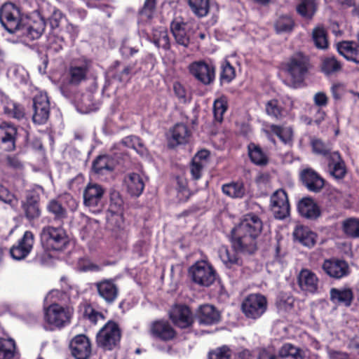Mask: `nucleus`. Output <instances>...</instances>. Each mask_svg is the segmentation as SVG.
<instances>
[{"label":"nucleus","mask_w":359,"mask_h":359,"mask_svg":"<svg viewBox=\"0 0 359 359\" xmlns=\"http://www.w3.org/2000/svg\"><path fill=\"white\" fill-rule=\"evenodd\" d=\"M41 243L46 250L62 251L69 243V236L62 226L50 225L43 226L41 233Z\"/></svg>","instance_id":"nucleus-1"},{"label":"nucleus","mask_w":359,"mask_h":359,"mask_svg":"<svg viewBox=\"0 0 359 359\" xmlns=\"http://www.w3.org/2000/svg\"><path fill=\"white\" fill-rule=\"evenodd\" d=\"M310 66L309 57L302 53H296L290 57L285 65V71L293 87L304 81Z\"/></svg>","instance_id":"nucleus-2"},{"label":"nucleus","mask_w":359,"mask_h":359,"mask_svg":"<svg viewBox=\"0 0 359 359\" xmlns=\"http://www.w3.org/2000/svg\"><path fill=\"white\" fill-rule=\"evenodd\" d=\"M121 339V330L117 323L107 322L97 332L96 343L98 347L111 351L115 348Z\"/></svg>","instance_id":"nucleus-3"},{"label":"nucleus","mask_w":359,"mask_h":359,"mask_svg":"<svg viewBox=\"0 0 359 359\" xmlns=\"http://www.w3.org/2000/svg\"><path fill=\"white\" fill-rule=\"evenodd\" d=\"M72 310L58 304H52L44 311V320L50 326L61 328L70 323Z\"/></svg>","instance_id":"nucleus-4"},{"label":"nucleus","mask_w":359,"mask_h":359,"mask_svg":"<svg viewBox=\"0 0 359 359\" xmlns=\"http://www.w3.org/2000/svg\"><path fill=\"white\" fill-rule=\"evenodd\" d=\"M245 316L251 319L260 318L266 311V298L261 294H251L246 297L241 305Z\"/></svg>","instance_id":"nucleus-5"},{"label":"nucleus","mask_w":359,"mask_h":359,"mask_svg":"<svg viewBox=\"0 0 359 359\" xmlns=\"http://www.w3.org/2000/svg\"><path fill=\"white\" fill-rule=\"evenodd\" d=\"M189 273L191 280L201 286L208 287L215 280L213 268L205 261L196 262L189 268Z\"/></svg>","instance_id":"nucleus-6"},{"label":"nucleus","mask_w":359,"mask_h":359,"mask_svg":"<svg viewBox=\"0 0 359 359\" xmlns=\"http://www.w3.org/2000/svg\"><path fill=\"white\" fill-rule=\"evenodd\" d=\"M0 22L9 33H15L20 30V11L12 3L4 4L0 9Z\"/></svg>","instance_id":"nucleus-7"},{"label":"nucleus","mask_w":359,"mask_h":359,"mask_svg":"<svg viewBox=\"0 0 359 359\" xmlns=\"http://www.w3.org/2000/svg\"><path fill=\"white\" fill-rule=\"evenodd\" d=\"M188 69L191 76L204 85L212 83L215 79V66L204 60L190 63Z\"/></svg>","instance_id":"nucleus-8"},{"label":"nucleus","mask_w":359,"mask_h":359,"mask_svg":"<svg viewBox=\"0 0 359 359\" xmlns=\"http://www.w3.org/2000/svg\"><path fill=\"white\" fill-rule=\"evenodd\" d=\"M270 208L276 219H283L290 215L288 196L285 190L279 189L270 198Z\"/></svg>","instance_id":"nucleus-9"},{"label":"nucleus","mask_w":359,"mask_h":359,"mask_svg":"<svg viewBox=\"0 0 359 359\" xmlns=\"http://www.w3.org/2000/svg\"><path fill=\"white\" fill-rule=\"evenodd\" d=\"M32 121L35 124L46 123L50 116V102L46 93H39L33 98Z\"/></svg>","instance_id":"nucleus-10"},{"label":"nucleus","mask_w":359,"mask_h":359,"mask_svg":"<svg viewBox=\"0 0 359 359\" xmlns=\"http://www.w3.org/2000/svg\"><path fill=\"white\" fill-rule=\"evenodd\" d=\"M104 189L96 183H89L83 191L84 205L93 211H99L103 205Z\"/></svg>","instance_id":"nucleus-11"},{"label":"nucleus","mask_w":359,"mask_h":359,"mask_svg":"<svg viewBox=\"0 0 359 359\" xmlns=\"http://www.w3.org/2000/svg\"><path fill=\"white\" fill-rule=\"evenodd\" d=\"M262 229V222L259 217L253 214L247 215L243 220L236 226L231 233L240 234L243 231L244 236H251L256 239L260 234Z\"/></svg>","instance_id":"nucleus-12"},{"label":"nucleus","mask_w":359,"mask_h":359,"mask_svg":"<svg viewBox=\"0 0 359 359\" xmlns=\"http://www.w3.org/2000/svg\"><path fill=\"white\" fill-rule=\"evenodd\" d=\"M97 294L107 304H111L117 299L119 288L114 278H104L95 283Z\"/></svg>","instance_id":"nucleus-13"},{"label":"nucleus","mask_w":359,"mask_h":359,"mask_svg":"<svg viewBox=\"0 0 359 359\" xmlns=\"http://www.w3.org/2000/svg\"><path fill=\"white\" fill-rule=\"evenodd\" d=\"M34 243V236L30 231H26L22 237L10 250L12 257L16 260L25 259L32 251Z\"/></svg>","instance_id":"nucleus-14"},{"label":"nucleus","mask_w":359,"mask_h":359,"mask_svg":"<svg viewBox=\"0 0 359 359\" xmlns=\"http://www.w3.org/2000/svg\"><path fill=\"white\" fill-rule=\"evenodd\" d=\"M46 22L43 18L36 15L31 18L25 25H21L19 31L29 40L39 39L45 30Z\"/></svg>","instance_id":"nucleus-15"},{"label":"nucleus","mask_w":359,"mask_h":359,"mask_svg":"<svg viewBox=\"0 0 359 359\" xmlns=\"http://www.w3.org/2000/svg\"><path fill=\"white\" fill-rule=\"evenodd\" d=\"M70 349L76 359H88L91 353L90 341L84 334L76 335L72 339Z\"/></svg>","instance_id":"nucleus-16"},{"label":"nucleus","mask_w":359,"mask_h":359,"mask_svg":"<svg viewBox=\"0 0 359 359\" xmlns=\"http://www.w3.org/2000/svg\"><path fill=\"white\" fill-rule=\"evenodd\" d=\"M89 62L86 60L72 62L67 72L69 83L77 86L85 81L89 71Z\"/></svg>","instance_id":"nucleus-17"},{"label":"nucleus","mask_w":359,"mask_h":359,"mask_svg":"<svg viewBox=\"0 0 359 359\" xmlns=\"http://www.w3.org/2000/svg\"><path fill=\"white\" fill-rule=\"evenodd\" d=\"M243 232L241 231L240 234L231 233L232 247L237 252L252 254L257 250V240L244 236Z\"/></svg>","instance_id":"nucleus-18"},{"label":"nucleus","mask_w":359,"mask_h":359,"mask_svg":"<svg viewBox=\"0 0 359 359\" xmlns=\"http://www.w3.org/2000/svg\"><path fill=\"white\" fill-rule=\"evenodd\" d=\"M17 128L11 124H0V148L11 151L15 149Z\"/></svg>","instance_id":"nucleus-19"},{"label":"nucleus","mask_w":359,"mask_h":359,"mask_svg":"<svg viewBox=\"0 0 359 359\" xmlns=\"http://www.w3.org/2000/svg\"><path fill=\"white\" fill-rule=\"evenodd\" d=\"M170 318L176 326L180 328H187L193 322L189 307L184 305H176L172 307L170 311Z\"/></svg>","instance_id":"nucleus-20"},{"label":"nucleus","mask_w":359,"mask_h":359,"mask_svg":"<svg viewBox=\"0 0 359 359\" xmlns=\"http://www.w3.org/2000/svg\"><path fill=\"white\" fill-rule=\"evenodd\" d=\"M300 289L306 293L315 294L318 290V278L316 273L309 269H302L297 277Z\"/></svg>","instance_id":"nucleus-21"},{"label":"nucleus","mask_w":359,"mask_h":359,"mask_svg":"<svg viewBox=\"0 0 359 359\" xmlns=\"http://www.w3.org/2000/svg\"><path fill=\"white\" fill-rule=\"evenodd\" d=\"M149 333L154 337L163 341H170L175 338L176 332L170 323L164 320H156L151 323Z\"/></svg>","instance_id":"nucleus-22"},{"label":"nucleus","mask_w":359,"mask_h":359,"mask_svg":"<svg viewBox=\"0 0 359 359\" xmlns=\"http://www.w3.org/2000/svg\"><path fill=\"white\" fill-rule=\"evenodd\" d=\"M323 271L330 277L339 279L348 273L347 263L339 259H327L323 264Z\"/></svg>","instance_id":"nucleus-23"},{"label":"nucleus","mask_w":359,"mask_h":359,"mask_svg":"<svg viewBox=\"0 0 359 359\" xmlns=\"http://www.w3.org/2000/svg\"><path fill=\"white\" fill-rule=\"evenodd\" d=\"M328 172L337 180L343 179L346 174V168L344 160L338 151L330 154L328 156Z\"/></svg>","instance_id":"nucleus-24"},{"label":"nucleus","mask_w":359,"mask_h":359,"mask_svg":"<svg viewBox=\"0 0 359 359\" xmlns=\"http://www.w3.org/2000/svg\"><path fill=\"white\" fill-rule=\"evenodd\" d=\"M338 53L345 59L359 64V44L353 41H343L336 44Z\"/></svg>","instance_id":"nucleus-25"},{"label":"nucleus","mask_w":359,"mask_h":359,"mask_svg":"<svg viewBox=\"0 0 359 359\" xmlns=\"http://www.w3.org/2000/svg\"><path fill=\"white\" fill-rule=\"evenodd\" d=\"M304 186L313 192H319L324 187V180L313 170L306 169L302 172Z\"/></svg>","instance_id":"nucleus-26"},{"label":"nucleus","mask_w":359,"mask_h":359,"mask_svg":"<svg viewBox=\"0 0 359 359\" xmlns=\"http://www.w3.org/2000/svg\"><path fill=\"white\" fill-rule=\"evenodd\" d=\"M297 210L302 217L310 219L318 218L320 214L318 205L311 197L302 198L298 203Z\"/></svg>","instance_id":"nucleus-27"},{"label":"nucleus","mask_w":359,"mask_h":359,"mask_svg":"<svg viewBox=\"0 0 359 359\" xmlns=\"http://www.w3.org/2000/svg\"><path fill=\"white\" fill-rule=\"evenodd\" d=\"M191 133L186 125L177 123L170 130L169 145L175 147L188 142Z\"/></svg>","instance_id":"nucleus-28"},{"label":"nucleus","mask_w":359,"mask_h":359,"mask_svg":"<svg viewBox=\"0 0 359 359\" xmlns=\"http://www.w3.org/2000/svg\"><path fill=\"white\" fill-rule=\"evenodd\" d=\"M293 236L295 241L308 248L313 247L317 239L316 233L303 226H297L295 228Z\"/></svg>","instance_id":"nucleus-29"},{"label":"nucleus","mask_w":359,"mask_h":359,"mask_svg":"<svg viewBox=\"0 0 359 359\" xmlns=\"http://www.w3.org/2000/svg\"><path fill=\"white\" fill-rule=\"evenodd\" d=\"M330 300L334 304L349 306L353 299V293L349 287L332 288L330 292Z\"/></svg>","instance_id":"nucleus-30"},{"label":"nucleus","mask_w":359,"mask_h":359,"mask_svg":"<svg viewBox=\"0 0 359 359\" xmlns=\"http://www.w3.org/2000/svg\"><path fill=\"white\" fill-rule=\"evenodd\" d=\"M148 38L158 48L166 50L170 47L168 31L165 27L160 26L153 28L152 32Z\"/></svg>","instance_id":"nucleus-31"},{"label":"nucleus","mask_w":359,"mask_h":359,"mask_svg":"<svg viewBox=\"0 0 359 359\" xmlns=\"http://www.w3.org/2000/svg\"><path fill=\"white\" fill-rule=\"evenodd\" d=\"M22 208L25 217L28 219L38 218L41 214L39 206V196L32 194H28L26 199L22 202Z\"/></svg>","instance_id":"nucleus-32"},{"label":"nucleus","mask_w":359,"mask_h":359,"mask_svg":"<svg viewBox=\"0 0 359 359\" xmlns=\"http://www.w3.org/2000/svg\"><path fill=\"white\" fill-rule=\"evenodd\" d=\"M219 313L213 306L205 304L199 308L198 320L200 324L212 325L219 322Z\"/></svg>","instance_id":"nucleus-33"},{"label":"nucleus","mask_w":359,"mask_h":359,"mask_svg":"<svg viewBox=\"0 0 359 359\" xmlns=\"http://www.w3.org/2000/svg\"><path fill=\"white\" fill-rule=\"evenodd\" d=\"M128 191L131 196H139L143 191L144 183L142 177L137 173H130L125 178Z\"/></svg>","instance_id":"nucleus-34"},{"label":"nucleus","mask_w":359,"mask_h":359,"mask_svg":"<svg viewBox=\"0 0 359 359\" xmlns=\"http://www.w3.org/2000/svg\"><path fill=\"white\" fill-rule=\"evenodd\" d=\"M1 102L4 113L8 116L17 119H21L24 117L25 110L21 105L13 102L6 95L1 97Z\"/></svg>","instance_id":"nucleus-35"},{"label":"nucleus","mask_w":359,"mask_h":359,"mask_svg":"<svg viewBox=\"0 0 359 359\" xmlns=\"http://www.w3.org/2000/svg\"><path fill=\"white\" fill-rule=\"evenodd\" d=\"M113 170L114 162L109 156H99L93 162V170L99 175L111 172Z\"/></svg>","instance_id":"nucleus-36"},{"label":"nucleus","mask_w":359,"mask_h":359,"mask_svg":"<svg viewBox=\"0 0 359 359\" xmlns=\"http://www.w3.org/2000/svg\"><path fill=\"white\" fill-rule=\"evenodd\" d=\"M46 209L53 216L54 220L59 222L60 224H63L64 220L67 218L66 208L57 199L50 200L47 204Z\"/></svg>","instance_id":"nucleus-37"},{"label":"nucleus","mask_w":359,"mask_h":359,"mask_svg":"<svg viewBox=\"0 0 359 359\" xmlns=\"http://www.w3.org/2000/svg\"><path fill=\"white\" fill-rule=\"evenodd\" d=\"M248 149L249 157L254 164L263 166L268 163V156L259 145L250 143Z\"/></svg>","instance_id":"nucleus-38"},{"label":"nucleus","mask_w":359,"mask_h":359,"mask_svg":"<svg viewBox=\"0 0 359 359\" xmlns=\"http://www.w3.org/2000/svg\"><path fill=\"white\" fill-rule=\"evenodd\" d=\"M170 29L177 43L185 47L188 46L189 37L185 30V24L174 21L171 23Z\"/></svg>","instance_id":"nucleus-39"},{"label":"nucleus","mask_w":359,"mask_h":359,"mask_svg":"<svg viewBox=\"0 0 359 359\" xmlns=\"http://www.w3.org/2000/svg\"><path fill=\"white\" fill-rule=\"evenodd\" d=\"M222 190L224 194L233 198H242L245 195V188L241 182H233L224 184Z\"/></svg>","instance_id":"nucleus-40"},{"label":"nucleus","mask_w":359,"mask_h":359,"mask_svg":"<svg viewBox=\"0 0 359 359\" xmlns=\"http://www.w3.org/2000/svg\"><path fill=\"white\" fill-rule=\"evenodd\" d=\"M156 0H145L142 8L139 11L140 20L147 22L150 20L156 12Z\"/></svg>","instance_id":"nucleus-41"},{"label":"nucleus","mask_w":359,"mask_h":359,"mask_svg":"<svg viewBox=\"0 0 359 359\" xmlns=\"http://www.w3.org/2000/svg\"><path fill=\"white\" fill-rule=\"evenodd\" d=\"M282 359L291 357L293 359H303L302 351L290 343L283 344L278 351Z\"/></svg>","instance_id":"nucleus-42"},{"label":"nucleus","mask_w":359,"mask_h":359,"mask_svg":"<svg viewBox=\"0 0 359 359\" xmlns=\"http://www.w3.org/2000/svg\"><path fill=\"white\" fill-rule=\"evenodd\" d=\"M219 252L220 259L226 267L231 268L234 265H240V259L234 251L229 250L226 247H222Z\"/></svg>","instance_id":"nucleus-43"},{"label":"nucleus","mask_w":359,"mask_h":359,"mask_svg":"<svg viewBox=\"0 0 359 359\" xmlns=\"http://www.w3.org/2000/svg\"><path fill=\"white\" fill-rule=\"evenodd\" d=\"M311 145L313 153L318 155L327 156L332 154V145L329 142H324L320 139L313 138L311 140Z\"/></svg>","instance_id":"nucleus-44"},{"label":"nucleus","mask_w":359,"mask_h":359,"mask_svg":"<svg viewBox=\"0 0 359 359\" xmlns=\"http://www.w3.org/2000/svg\"><path fill=\"white\" fill-rule=\"evenodd\" d=\"M294 26V20L288 15L280 16L274 23V27L277 33L290 32Z\"/></svg>","instance_id":"nucleus-45"},{"label":"nucleus","mask_w":359,"mask_h":359,"mask_svg":"<svg viewBox=\"0 0 359 359\" xmlns=\"http://www.w3.org/2000/svg\"><path fill=\"white\" fill-rule=\"evenodd\" d=\"M122 142L127 147L134 149L141 156L147 154V149L142 140L137 136H128Z\"/></svg>","instance_id":"nucleus-46"},{"label":"nucleus","mask_w":359,"mask_h":359,"mask_svg":"<svg viewBox=\"0 0 359 359\" xmlns=\"http://www.w3.org/2000/svg\"><path fill=\"white\" fill-rule=\"evenodd\" d=\"M312 39L316 48L319 49H326L327 48V33L323 27H316L313 30Z\"/></svg>","instance_id":"nucleus-47"},{"label":"nucleus","mask_w":359,"mask_h":359,"mask_svg":"<svg viewBox=\"0 0 359 359\" xmlns=\"http://www.w3.org/2000/svg\"><path fill=\"white\" fill-rule=\"evenodd\" d=\"M316 10L313 0H302L297 7V11L302 17L311 19Z\"/></svg>","instance_id":"nucleus-48"},{"label":"nucleus","mask_w":359,"mask_h":359,"mask_svg":"<svg viewBox=\"0 0 359 359\" xmlns=\"http://www.w3.org/2000/svg\"><path fill=\"white\" fill-rule=\"evenodd\" d=\"M15 343L13 339L0 341V359H11L14 357Z\"/></svg>","instance_id":"nucleus-49"},{"label":"nucleus","mask_w":359,"mask_h":359,"mask_svg":"<svg viewBox=\"0 0 359 359\" xmlns=\"http://www.w3.org/2000/svg\"><path fill=\"white\" fill-rule=\"evenodd\" d=\"M189 5L194 13L200 18L205 16L208 13V0H189Z\"/></svg>","instance_id":"nucleus-50"},{"label":"nucleus","mask_w":359,"mask_h":359,"mask_svg":"<svg viewBox=\"0 0 359 359\" xmlns=\"http://www.w3.org/2000/svg\"><path fill=\"white\" fill-rule=\"evenodd\" d=\"M321 69L325 74L329 75L340 71L341 64L334 57H327L323 60Z\"/></svg>","instance_id":"nucleus-51"},{"label":"nucleus","mask_w":359,"mask_h":359,"mask_svg":"<svg viewBox=\"0 0 359 359\" xmlns=\"http://www.w3.org/2000/svg\"><path fill=\"white\" fill-rule=\"evenodd\" d=\"M346 234L353 238H359V219L349 218L343 222Z\"/></svg>","instance_id":"nucleus-52"},{"label":"nucleus","mask_w":359,"mask_h":359,"mask_svg":"<svg viewBox=\"0 0 359 359\" xmlns=\"http://www.w3.org/2000/svg\"><path fill=\"white\" fill-rule=\"evenodd\" d=\"M220 79L222 81L230 83L236 76L234 67L227 60L223 62L221 66Z\"/></svg>","instance_id":"nucleus-53"},{"label":"nucleus","mask_w":359,"mask_h":359,"mask_svg":"<svg viewBox=\"0 0 359 359\" xmlns=\"http://www.w3.org/2000/svg\"><path fill=\"white\" fill-rule=\"evenodd\" d=\"M227 109V102L224 97H220L214 102L213 113L215 118L221 122L223 120V115Z\"/></svg>","instance_id":"nucleus-54"},{"label":"nucleus","mask_w":359,"mask_h":359,"mask_svg":"<svg viewBox=\"0 0 359 359\" xmlns=\"http://www.w3.org/2000/svg\"><path fill=\"white\" fill-rule=\"evenodd\" d=\"M266 111L269 116L276 118H280L282 116V107L279 105L277 100H271L267 102Z\"/></svg>","instance_id":"nucleus-55"},{"label":"nucleus","mask_w":359,"mask_h":359,"mask_svg":"<svg viewBox=\"0 0 359 359\" xmlns=\"http://www.w3.org/2000/svg\"><path fill=\"white\" fill-rule=\"evenodd\" d=\"M271 130L283 142L285 143L292 139V130L290 128H282L277 126H272Z\"/></svg>","instance_id":"nucleus-56"},{"label":"nucleus","mask_w":359,"mask_h":359,"mask_svg":"<svg viewBox=\"0 0 359 359\" xmlns=\"http://www.w3.org/2000/svg\"><path fill=\"white\" fill-rule=\"evenodd\" d=\"M209 359H231V351L228 346H223L210 352Z\"/></svg>","instance_id":"nucleus-57"},{"label":"nucleus","mask_w":359,"mask_h":359,"mask_svg":"<svg viewBox=\"0 0 359 359\" xmlns=\"http://www.w3.org/2000/svg\"><path fill=\"white\" fill-rule=\"evenodd\" d=\"M0 201L15 207L17 205V199L8 189L0 184Z\"/></svg>","instance_id":"nucleus-58"},{"label":"nucleus","mask_w":359,"mask_h":359,"mask_svg":"<svg viewBox=\"0 0 359 359\" xmlns=\"http://www.w3.org/2000/svg\"><path fill=\"white\" fill-rule=\"evenodd\" d=\"M102 269V267L101 266L93 263L89 260H80L78 263V269L82 272H96L101 271Z\"/></svg>","instance_id":"nucleus-59"},{"label":"nucleus","mask_w":359,"mask_h":359,"mask_svg":"<svg viewBox=\"0 0 359 359\" xmlns=\"http://www.w3.org/2000/svg\"><path fill=\"white\" fill-rule=\"evenodd\" d=\"M48 41L50 50H53L55 53H57L61 50L65 43L62 37H59L55 35H50Z\"/></svg>","instance_id":"nucleus-60"},{"label":"nucleus","mask_w":359,"mask_h":359,"mask_svg":"<svg viewBox=\"0 0 359 359\" xmlns=\"http://www.w3.org/2000/svg\"><path fill=\"white\" fill-rule=\"evenodd\" d=\"M205 166V165L204 164L192 160L191 164L190 165V172L194 180H197L201 177Z\"/></svg>","instance_id":"nucleus-61"},{"label":"nucleus","mask_w":359,"mask_h":359,"mask_svg":"<svg viewBox=\"0 0 359 359\" xmlns=\"http://www.w3.org/2000/svg\"><path fill=\"white\" fill-rule=\"evenodd\" d=\"M331 92L334 100H340L345 93L344 84L341 83H334L331 87Z\"/></svg>","instance_id":"nucleus-62"},{"label":"nucleus","mask_w":359,"mask_h":359,"mask_svg":"<svg viewBox=\"0 0 359 359\" xmlns=\"http://www.w3.org/2000/svg\"><path fill=\"white\" fill-rule=\"evenodd\" d=\"M327 355L329 359H351L348 353L332 348L327 349Z\"/></svg>","instance_id":"nucleus-63"},{"label":"nucleus","mask_w":359,"mask_h":359,"mask_svg":"<svg viewBox=\"0 0 359 359\" xmlns=\"http://www.w3.org/2000/svg\"><path fill=\"white\" fill-rule=\"evenodd\" d=\"M132 69L133 68L130 66L125 67L121 72L116 74L115 78L121 82L129 81L130 79Z\"/></svg>","instance_id":"nucleus-64"}]
</instances>
